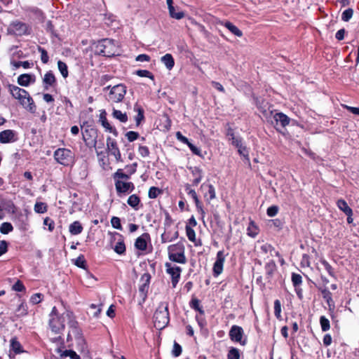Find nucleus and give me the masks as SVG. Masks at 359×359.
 Segmentation results:
<instances>
[{"instance_id":"864d4df0","label":"nucleus","mask_w":359,"mask_h":359,"mask_svg":"<svg viewBox=\"0 0 359 359\" xmlns=\"http://www.w3.org/2000/svg\"><path fill=\"white\" fill-rule=\"evenodd\" d=\"M321 264L324 266L325 269L327 271V272L329 273L330 276L334 277V271L332 266L326 261V260H322Z\"/></svg>"},{"instance_id":"bb28decb","label":"nucleus","mask_w":359,"mask_h":359,"mask_svg":"<svg viewBox=\"0 0 359 359\" xmlns=\"http://www.w3.org/2000/svg\"><path fill=\"white\" fill-rule=\"evenodd\" d=\"M69 231L72 235H78L82 232L83 226L79 221H75L69 225Z\"/></svg>"},{"instance_id":"58836bf2","label":"nucleus","mask_w":359,"mask_h":359,"mask_svg":"<svg viewBox=\"0 0 359 359\" xmlns=\"http://www.w3.org/2000/svg\"><path fill=\"white\" fill-rule=\"evenodd\" d=\"M13 227L9 222H4L0 226V232L3 234H7L13 231Z\"/></svg>"},{"instance_id":"2eb2a0df","label":"nucleus","mask_w":359,"mask_h":359,"mask_svg":"<svg viewBox=\"0 0 359 359\" xmlns=\"http://www.w3.org/2000/svg\"><path fill=\"white\" fill-rule=\"evenodd\" d=\"M18 140V133L13 130H5L0 132V142L1 144L13 143Z\"/></svg>"},{"instance_id":"f257e3e1","label":"nucleus","mask_w":359,"mask_h":359,"mask_svg":"<svg viewBox=\"0 0 359 359\" xmlns=\"http://www.w3.org/2000/svg\"><path fill=\"white\" fill-rule=\"evenodd\" d=\"M8 90L12 97L17 100L23 108L31 113L35 112L36 105L27 90L12 84L8 86Z\"/></svg>"},{"instance_id":"c756f323","label":"nucleus","mask_w":359,"mask_h":359,"mask_svg":"<svg viewBox=\"0 0 359 359\" xmlns=\"http://www.w3.org/2000/svg\"><path fill=\"white\" fill-rule=\"evenodd\" d=\"M58 352L60 353L61 358L69 357L71 359H80V356L72 350L61 351L58 349Z\"/></svg>"},{"instance_id":"774afa93","label":"nucleus","mask_w":359,"mask_h":359,"mask_svg":"<svg viewBox=\"0 0 359 359\" xmlns=\"http://www.w3.org/2000/svg\"><path fill=\"white\" fill-rule=\"evenodd\" d=\"M238 153L243 156V157L248 159V151L247 150L246 147L241 144V146L238 147Z\"/></svg>"},{"instance_id":"680f3d73","label":"nucleus","mask_w":359,"mask_h":359,"mask_svg":"<svg viewBox=\"0 0 359 359\" xmlns=\"http://www.w3.org/2000/svg\"><path fill=\"white\" fill-rule=\"evenodd\" d=\"M126 137L129 142H133L138 138L139 133L135 131H129L126 133Z\"/></svg>"},{"instance_id":"a19ab883","label":"nucleus","mask_w":359,"mask_h":359,"mask_svg":"<svg viewBox=\"0 0 359 359\" xmlns=\"http://www.w3.org/2000/svg\"><path fill=\"white\" fill-rule=\"evenodd\" d=\"M320 323L321 326V329L323 332H326L330 330V320L325 316H321L320 318Z\"/></svg>"},{"instance_id":"bf43d9fd","label":"nucleus","mask_w":359,"mask_h":359,"mask_svg":"<svg viewBox=\"0 0 359 359\" xmlns=\"http://www.w3.org/2000/svg\"><path fill=\"white\" fill-rule=\"evenodd\" d=\"M280 313H281V304L278 299H276L274 302V314L278 318H279L280 317Z\"/></svg>"},{"instance_id":"de8ad7c7","label":"nucleus","mask_w":359,"mask_h":359,"mask_svg":"<svg viewBox=\"0 0 359 359\" xmlns=\"http://www.w3.org/2000/svg\"><path fill=\"white\" fill-rule=\"evenodd\" d=\"M74 264L76 266H77L79 268L86 269V262L83 257V255H80L78 257L74 262Z\"/></svg>"},{"instance_id":"a211bd4d","label":"nucleus","mask_w":359,"mask_h":359,"mask_svg":"<svg viewBox=\"0 0 359 359\" xmlns=\"http://www.w3.org/2000/svg\"><path fill=\"white\" fill-rule=\"evenodd\" d=\"M201 189L202 191H207L204 194V198H205L208 203H210L212 200L216 198L215 189L213 187V185L210 184L203 183L201 186Z\"/></svg>"},{"instance_id":"603ef678","label":"nucleus","mask_w":359,"mask_h":359,"mask_svg":"<svg viewBox=\"0 0 359 359\" xmlns=\"http://www.w3.org/2000/svg\"><path fill=\"white\" fill-rule=\"evenodd\" d=\"M353 11L351 8L345 10L341 15V19L344 22H348L353 16Z\"/></svg>"},{"instance_id":"8fccbe9b","label":"nucleus","mask_w":359,"mask_h":359,"mask_svg":"<svg viewBox=\"0 0 359 359\" xmlns=\"http://www.w3.org/2000/svg\"><path fill=\"white\" fill-rule=\"evenodd\" d=\"M136 74L140 77H147L154 80V75L148 70L146 69H140L136 72Z\"/></svg>"},{"instance_id":"0e129e2a","label":"nucleus","mask_w":359,"mask_h":359,"mask_svg":"<svg viewBox=\"0 0 359 359\" xmlns=\"http://www.w3.org/2000/svg\"><path fill=\"white\" fill-rule=\"evenodd\" d=\"M41 300H42V295L40 293H36V294H33L30 298L31 302L34 304L40 303L41 302Z\"/></svg>"},{"instance_id":"0eeeda50","label":"nucleus","mask_w":359,"mask_h":359,"mask_svg":"<svg viewBox=\"0 0 359 359\" xmlns=\"http://www.w3.org/2000/svg\"><path fill=\"white\" fill-rule=\"evenodd\" d=\"M68 325L70 327V330L67 335V339L72 340V339L74 338L77 344L81 346V348H84L86 344L85 339L83 337L81 330L77 327V322L74 320V316L70 320V322H68Z\"/></svg>"},{"instance_id":"4d7b16f0","label":"nucleus","mask_w":359,"mask_h":359,"mask_svg":"<svg viewBox=\"0 0 359 359\" xmlns=\"http://www.w3.org/2000/svg\"><path fill=\"white\" fill-rule=\"evenodd\" d=\"M138 153L143 158L148 157L150 154L149 148L146 146H140L138 148Z\"/></svg>"},{"instance_id":"5fc2aeb1","label":"nucleus","mask_w":359,"mask_h":359,"mask_svg":"<svg viewBox=\"0 0 359 359\" xmlns=\"http://www.w3.org/2000/svg\"><path fill=\"white\" fill-rule=\"evenodd\" d=\"M38 50H39V53H41V62L44 64H46L49 60V57L48 55L47 51L41 47H39Z\"/></svg>"},{"instance_id":"412c9836","label":"nucleus","mask_w":359,"mask_h":359,"mask_svg":"<svg viewBox=\"0 0 359 359\" xmlns=\"http://www.w3.org/2000/svg\"><path fill=\"white\" fill-rule=\"evenodd\" d=\"M56 82L55 75L51 71L46 72L43 78L44 89L48 90L49 87L53 86Z\"/></svg>"},{"instance_id":"c85d7f7f","label":"nucleus","mask_w":359,"mask_h":359,"mask_svg":"<svg viewBox=\"0 0 359 359\" xmlns=\"http://www.w3.org/2000/svg\"><path fill=\"white\" fill-rule=\"evenodd\" d=\"M259 233V229L254 222L251 221L247 229V233L249 236L255 238Z\"/></svg>"},{"instance_id":"052dcab7","label":"nucleus","mask_w":359,"mask_h":359,"mask_svg":"<svg viewBox=\"0 0 359 359\" xmlns=\"http://www.w3.org/2000/svg\"><path fill=\"white\" fill-rule=\"evenodd\" d=\"M275 268H276V264H275L274 262H270L267 263L265 266L266 273L269 276H271L273 271L275 270Z\"/></svg>"},{"instance_id":"39448f33","label":"nucleus","mask_w":359,"mask_h":359,"mask_svg":"<svg viewBox=\"0 0 359 359\" xmlns=\"http://www.w3.org/2000/svg\"><path fill=\"white\" fill-rule=\"evenodd\" d=\"M73 313L70 311H65L60 315V317H54L49 319V326L55 334L60 333L65 329V322H70Z\"/></svg>"},{"instance_id":"37998d69","label":"nucleus","mask_w":359,"mask_h":359,"mask_svg":"<svg viewBox=\"0 0 359 359\" xmlns=\"http://www.w3.org/2000/svg\"><path fill=\"white\" fill-rule=\"evenodd\" d=\"M228 359H239L240 358V353L239 350L236 348H231L227 354Z\"/></svg>"},{"instance_id":"4be33fe9","label":"nucleus","mask_w":359,"mask_h":359,"mask_svg":"<svg viewBox=\"0 0 359 359\" xmlns=\"http://www.w3.org/2000/svg\"><path fill=\"white\" fill-rule=\"evenodd\" d=\"M100 121H101L102 126L109 132L111 133L114 136H118V131L116 128L111 127L108 122L105 112H103L100 116Z\"/></svg>"},{"instance_id":"1a4fd4ad","label":"nucleus","mask_w":359,"mask_h":359,"mask_svg":"<svg viewBox=\"0 0 359 359\" xmlns=\"http://www.w3.org/2000/svg\"><path fill=\"white\" fill-rule=\"evenodd\" d=\"M126 93V87L123 84L113 86L109 91L108 100L111 102H120Z\"/></svg>"},{"instance_id":"4c0bfd02","label":"nucleus","mask_w":359,"mask_h":359,"mask_svg":"<svg viewBox=\"0 0 359 359\" xmlns=\"http://www.w3.org/2000/svg\"><path fill=\"white\" fill-rule=\"evenodd\" d=\"M162 194V190L156 187H151L149 189L148 196L151 199H154L158 197V195Z\"/></svg>"},{"instance_id":"20e7f679","label":"nucleus","mask_w":359,"mask_h":359,"mask_svg":"<svg viewBox=\"0 0 359 359\" xmlns=\"http://www.w3.org/2000/svg\"><path fill=\"white\" fill-rule=\"evenodd\" d=\"M168 257L172 262L179 264H185L187 258L185 257V248L183 243H177L170 245L168 248Z\"/></svg>"},{"instance_id":"3c124183","label":"nucleus","mask_w":359,"mask_h":359,"mask_svg":"<svg viewBox=\"0 0 359 359\" xmlns=\"http://www.w3.org/2000/svg\"><path fill=\"white\" fill-rule=\"evenodd\" d=\"M170 15L175 19L180 20L184 17V13L182 11L169 10Z\"/></svg>"},{"instance_id":"c9c22d12","label":"nucleus","mask_w":359,"mask_h":359,"mask_svg":"<svg viewBox=\"0 0 359 359\" xmlns=\"http://www.w3.org/2000/svg\"><path fill=\"white\" fill-rule=\"evenodd\" d=\"M57 67H58V69H59L60 72L61 73L62 76L65 79L67 78L68 76L69 73H68V69H67V66L66 63L59 60L57 62Z\"/></svg>"},{"instance_id":"a878e982","label":"nucleus","mask_w":359,"mask_h":359,"mask_svg":"<svg viewBox=\"0 0 359 359\" xmlns=\"http://www.w3.org/2000/svg\"><path fill=\"white\" fill-rule=\"evenodd\" d=\"M128 204L134 210H139V204L140 203V197L137 194H133L129 196L127 201Z\"/></svg>"},{"instance_id":"49530a36","label":"nucleus","mask_w":359,"mask_h":359,"mask_svg":"<svg viewBox=\"0 0 359 359\" xmlns=\"http://www.w3.org/2000/svg\"><path fill=\"white\" fill-rule=\"evenodd\" d=\"M11 347L15 353H20L22 351L20 344L15 339H11Z\"/></svg>"},{"instance_id":"473e14b6","label":"nucleus","mask_w":359,"mask_h":359,"mask_svg":"<svg viewBox=\"0 0 359 359\" xmlns=\"http://www.w3.org/2000/svg\"><path fill=\"white\" fill-rule=\"evenodd\" d=\"M337 205L338 208L341 210L344 214L349 213L352 211V209L348 205L347 203L343 200L339 199L337 202Z\"/></svg>"},{"instance_id":"5701e85b","label":"nucleus","mask_w":359,"mask_h":359,"mask_svg":"<svg viewBox=\"0 0 359 359\" xmlns=\"http://www.w3.org/2000/svg\"><path fill=\"white\" fill-rule=\"evenodd\" d=\"M114 236L120 238V239L115 245L114 250L117 254L123 255L126 252V246L123 239L122 238L121 235H120L118 233H114Z\"/></svg>"},{"instance_id":"6e6552de","label":"nucleus","mask_w":359,"mask_h":359,"mask_svg":"<svg viewBox=\"0 0 359 359\" xmlns=\"http://www.w3.org/2000/svg\"><path fill=\"white\" fill-rule=\"evenodd\" d=\"M7 31L10 34L23 36L29 34L31 28L26 23L16 20L9 25Z\"/></svg>"},{"instance_id":"ddd939ff","label":"nucleus","mask_w":359,"mask_h":359,"mask_svg":"<svg viewBox=\"0 0 359 359\" xmlns=\"http://www.w3.org/2000/svg\"><path fill=\"white\" fill-rule=\"evenodd\" d=\"M226 255L223 250H219L217 253L216 261L213 265V274L218 276L222 273L223 266L225 262Z\"/></svg>"},{"instance_id":"72a5a7b5","label":"nucleus","mask_w":359,"mask_h":359,"mask_svg":"<svg viewBox=\"0 0 359 359\" xmlns=\"http://www.w3.org/2000/svg\"><path fill=\"white\" fill-rule=\"evenodd\" d=\"M134 110L137 112V116H135V119L136 121L137 125L138 126L141 121L144 119V110L143 109L139 106L137 104H136L134 106Z\"/></svg>"},{"instance_id":"6e6d98bb","label":"nucleus","mask_w":359,"mask_h":359,"mask_svg":"<svg viewBox=\"0 0 359 359\" xmlns=\"http://www.w3.org/2000/svg\"><path fill=\"white\" fill-rule=\"evenodd\" d=\"M228 135L231 136L230 140H231L232 144L236 147L241 146L242 144V140L240 137H236L233 133H229Z\"/></svg>"},{"instance_id":"f704fd0d","label":"nucleus","mask_w":359,"mask_h":359,"mask_svg":"<svg viewBox=\"0 0 359 359\" xmlns=\"http://www.w3.org/2000/svg\"><path fill=\"white\" fill-rule=\"evenodd\" d=\"M113 178L115 182L117 180H127L130 178L129 175L124 173L122 169H118L114 174Z\"/></svg>"},{"instance_id":"13d9d810","label":"nucleus","mask_w":359,"mask_h":359,"mask_svg":"<svg viewBox=\"0 0 359 359\" xmlns=\"http://www.w3.org/2000/svg\"><path fill=\"white\" fill-rule=\"evenodd\" d=\"M111 226L114 228V229H118V230H121L122 229V226L121 224V220L118 217H112V218L111 219Z\"/></svg>"},{"instance_id":"f03ea898","label":"nucleus","mask_w":359,"mask_h":359,"mask_svg":"<svg viewBox=\"0 0 359 359\" xmlns=\"http://www.w3.org/2000/svg\"><path fill=\"white\" fill-rule=\"evenodd\" d=\"M168 304L161 302L154 315V324L156 329L163 330L169 323Z\"/></svg>"},{"instance_id":"ea45409f","label":"nucleus","mask_w":359,"mask_h":359,"mask_svg":"<svg viewBox=\"0 0 359 359\" xmlns=\"http://www.w3.org/2000/svg\"><path fill=\"white\" fill-rule=\"evenodd\" d=\"M34 210L37 213H44L47 211V205L45 203L36 202Z\"/></svg>"},{"instance_id":"aec40b11","label":"nucleus","mask_w":359,"mask_h":359,"mask_svg":"<svg viewBox=\"0 0 359 359\" xmlns=\"http://www.w3.org/2000/svg\"><path fill=\"white\" fill-rule=\"evenodd\" d=\"M149 237L148 233H143L139 236L135 241V247L140 250H145L147 247V239Z\"/></svg>"},{"instance_id":"7c9ffc66","label":"nucleus","mask_w":359,"mask_h":359,"mask_svg":"<svg viewBox=\"0 0 359 359\" xmlns=\"http://www.w3.org/2000/svg\"><path fill=\"white\" fill-rule=\"evenodd\" d=\"M112 116L114 118L118 119L121 123H126L128 121L127 114L118 109H113Z\"/></svg>"},{"instance_id":"dca6fc26","label":"nucleus","mask_w":359,"mask_h":359,"mask_svg":"<svg viewBox=\"0 0 359 359\" xmlns=\"http://www.w3.org/2000/svg\"><path fill=\"white\" fill-rule=\"evenodd\" d=\"M115 187L118 194L132 192L135 189V185L133 182L123 180L115 182Z\"/></svg>"},{"instance_id":"2f4dec72","label":"nucleus","mask_w":359,"mask_h":359,"mask_svg":"<svg viewBox=\"0 0 359 359\" xmlns=\"http://www.w3.org/2000/svg\"><path fill=\"white\" fill-rule=\"evenodd\" d=\"M192 174L195 177L193 180V184L197 186L201 181L203 178V173L201 169L198 168H194L192 170Z\"/></svg>"},{"instance_id":"9d476101","label":"nucleus","mask_w":359,"mask_h":359,"mask_svg":"<svg viewBox=\"0 0 359 359\" xmlns=\"http://www.w3.org/2000/svg\"><path fill=\"white\" fill-rule=\"evenodd\" d=\"M165 266L166 273L171 276L172 285L175 287L180 280L182 269L180 266L172 265L169 262H166Z\"/></svg>"},{"instance_id":"79ce46f5","label":"nucleus","mask_w":359,"mask_h":359,"mask_svg":"<svg viewBox=\"0 0 359 359\" xmlns=\"http://www.w3.org/2000/svg\"><path fill=\"white\" fill-rule=\"evenodd\" d=\"M292 282L295 288L299 287L302 283V277L301 275L293 273L292 274Z\"/></svg>"},{"instance_id":"7ed1b4c3","label":"nucleus","mask_w":359,"mask_h":359,"mask_svg":"<svg viewBox=\"0 0 359 359\" xmlns=\"http://www.w3.org/2000/svg\"><path fill=\"white\" fill-rule=\"evenodd\" d=\"M93 50L97 55L110 57L116 52L114 41L109 39H104L94 44Z\"/></svg>"},{"instance_id":"e2e57ef3","label":"nucleus","mask_w":359,"mask_h":359,"mask_svg":"<svg viewBox=\"0 0 359 359\" xmlns=\"http://www.w3.org/2000/svg\"><path fill=\"white\" fill-rule=\"evenodd\" d=\"M278 212V208L276 205H272L268 208L266 213L269 217H274L277 215Z\"/></svg>"},{"instance_id":"a18cd8bd","label":"nucleus","mask_w":359,"mask_h":359,"mask_svg":"<svg viewBox=\"0 0 359 359\" xmlns=\"http://www.w3.org/2000/svg\"><path fill=\"white\" fill-rule=\"evenodd\" d=\"M13 65L15 68H19L20 67H22L24 69H29L33 66V63L29 62V61H18L13 62Z\"/></svg>"},{"instance_id":"69168bd1","label":"nucleus","mask_w":359,"mask_h":359,"mask_svg":"<svg viewBox=\"0 0 359 359\" xmlns=\"http://www.w3.org/2000/svg\"><path fill=\"white\" fill-rule=\"evenodd\" d=\"M13 290L17 292H22L25 290V287L20 280H18L13 285Z\"/></svg>"},{"instance_id":"6ab92c4d","label":"nucleus","mask_w":359,"mask_h":359,"mask_svg":"<svg viewBox=\"0 0 359 359\" xmlns=\"http://www.w3.org/2000/svg\"><path fill=\"white\" fill-rule=\"evenodd\" d=\"M36 81V77L33 74H23L18 76V83L24 87L28 86L31 83H34Z\"/></svg>"},{"instance_id":"338daca9","label":"nucleus","mask_w":359,"mask_h":359,"mask_svg":"<svg viewBox=\"0 0 359 359\" xmlns=\"http://www.w3.org/2000/svg\"><path fill=\"white\" fill-rule=\"evenodd\" d=\"M182 353V347L180 344L175 342L172 349V355L175 357L179 356Z\"/></svg>"},{"instance_id":"f8f14e48","label":"nucleus","mask_w":359,"mask_h":359,"mask_svg":"<svg viewBox=\"0 0 359 359\" xmlns=\"http://www.w3.org/2000/svg\"><path fill=\"white\" fill-rule=\"evenodd\" d=\"M244 334L243 330L241 327L238 325H233L229 331V337L231 341L240 343L244 346L246 344V340H243Z\"/></svg>"},{"instance_id":"cd10ccee","label":"nucleus","mask_w":359,"mask_h":359,"mask_svg":"<svg viewBox=\"0 0 359 359\" xmlns=\"http://www.w3.org/2000/svg\"><path fill=\"white\" fill-rule=\"evenodd\" d=\"M224 27L228 29L235 36H237L238 37H241L243 36L242 32L234 25H233L230 22H226L224 23Z\"/></svg>"},{"instance_id":"4468645a","label":"nucleus","mask_w":359,"mask_h":359,"mask_svg":"<svg viewBox=\"0 0 359 359\" xmlns=\"http://www.w3.org/2000/svg\"><path fill=\"white\" fill-rule=\"evenodd\" d=\"M151 280V275L149 273H144L140 278V285L139 287V292L140 297L144 300L149 290Z\"/></svg>"},{"instance_id":"393cba45","label":"nucleus","mask_w":359,"mask_h":359,"mask_svg":"<svg viewBox=\"0 0 359 359\" xmlns=\"http://www.w3.org/2000/svg\"><path fill=\"white\" fill-rule=\"evenodd\" d=\"M161 61L164 64L168 70H171L175 65L174 58L170 53H167L161 57Z\"/></svg>"},{"instance_id":"b1692460","label":"nucleus","mask_w":359,"mask_h":359,"mask_svg":"<svg viewBox=\"0 0 359 359\" xmlns=\"http://www.w3.org/2000/svg\"><path fill=\"white\" fill-rule=\"evenodd\" d=\"M273 118L276 123H280L282 127H285L290 123V118L283 113H276Z\"/></svg>"},{"instance_id":"f3484780","label":"nucleus","mask_w":359,"mask_h":359,"mask_svg":"<svg viewBox=\"0 0 359 359\" xmlns=\"http://www.w3.org/2000/svg\"><path fill=\"white\" fill-rule=\"evenodd\" d=\"M186 190L188 195L194 199L198 212L201 215L202 218H203L205 217V212L203 210L201 203L198 198L196 192L195 190L190 189L189 184L186 186Z\"/></svg>"},{"instance_id":"c03bdc74","label":"nucleus","mask_w":359,"mask_h":359,"mask_svg":"<svg viewBox=\"0 0 359 359\" xmlns=\"http://www.w3.org/2000/svg\"><path fill=\"white\" fill-rule=\"evenodd\" d=\"M323 299L327 302L328 304L332 302V294L327 287L320 289Z\"/></svg>"},{"instance_id":"9b49d317","label":"nucleus","mask_w":359,"mask_h":359,"mask_svg":"<svg viewBox=\"0 0 359 359\" xmlns=\"http://www.w3.org/2000/svg\"><path fill=\"white\" fill-rule=\"evenodd\" d=\"M107 149L110 155L114 156L117 162H122L121 151L118 147L116 140L108 137L107 138Z\"/></svg>"},{"instance_id":"423d86ee","label":"nucleus","mask_w":359,"mask_h":359,"mask_svg":"<svg viewBox=\"0 0 359 359\" xmlns=\"http://www.w3.org/2000/svg\"><path fill=\"white\" fill-rule=\"evenodd\" d=\"M54 158L60 164L69 166L74 163V155L73 152L65 148H59L54 151Z\"/></svg>"},{"instance_id":"09e8293b","label":"nucleus","mask_w":359,"mask_h":359,"mask_svg":"<svg viewBox=\"0 0 359 359\" xmlns=\"http://www.w3.org/2000/svg\"><path fill=\"white\" fill-rule=\"evenodd\" d=\"M186 233L189 241L194 242L196 240L195 231L189 226H186Z\"/></svg>"},{"instance_id":"e433bc0d","label":"nucleus","mask_w":359,"mask_h":359,"mask_svg":"<svg viewBox=\"0 0 359 359\" xmlns=\"http://www.w3.org/2000/svg\"><path fill=\"white\" fill-rule=\"evenodd\" d=\"M190 306L193 309L198 311L201 315H203L204 314V311H203L202 306L200 305V302H199L198 299H193L191 300V302H190Z\"/></svg>"}]
</instances>
